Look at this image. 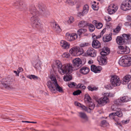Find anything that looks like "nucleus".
Returning <instances> with one entry per match:
<instances>
[{
    "label": "nucleus",
    "mask_w": 131,
    "mask_h": 131,
    "mask_svg": "<svg viewBox=\"0 0 131 131\" xmlns=\"http://www.w3.org/2000/svg\"><path fill=\"white\" fill-rule=\"evenodd\" d=\"M46 7L42 3L38 2L35 5H31L29 9L30 13L32 16L30 18L32 26L35 29H42V25L38 16L41 15L45 17L49 16V12L46 11Z\"/></svg>",
    "instance_id": "nucleus-1"
},
{
    "label": "nucleus",
    "mask_w": 131,
    "mask_h": 131,
    "mask_svg": "<svg viewBox=\"0 0 131 131\" xmlns=\"http://www.w3.org/2000/svg\"><path fill=\"white\" fill-rule=\"evenodd\" d=\"M73 67L71 64H66L62 65L59 60L56 61V65L58 69L59 72L61 74H64L68 72L71 73L73 70H77L82 65L81 60L79 58H76L73 60Z\"/></svg>",
    "instance_id": "nucleus-2"
},
{
    "label": "nucleus",
    "mask_w": 131,
    "mask_h": 131,
    "mask_svg": "<svg viewBox=\"0 0 131 131\" xmlns=\"http://www.w3.org/2000/svg\"><path fill=\"white\" fill-rule=\"evenodd\" d=\"M104 95L103 97H102L99 99L96 96H94L93 97V98L96 101L99 105L100 106H103L109 102V99L107 96H109L110 94L107 93L105 94Z\"/></svg>",
    "instance_id": "nucleus-3"
},
{
    "label": "nucleus",
    "mask_w": 131,
    "mask_h": 131,
    "mask_svg": "<svg viewBox=\"0 0 131 131\" xmlns=\"http://www.w3.org/2000/svg\"><path fill=\"white\" fill-rule=\"evenodd\" d=\"M13 5L16 6L17 8L20 11H25L27 9V5L22 0L15 1L14 2Z\"/></svg>",
    "instance_id": "nucleus-4"
},
{
    "label": "nucleus",
    "mask_w": 131,
    "mask_h": 131,
    "mask_svg": "<svg viewBox=\"0 0 131 131\" xmlns=\"http://www.w3.org/2000/svg\"><path fill=\"white\" fill-rule=\"evenodd\" d=\"M119 65L123 67L129 66L131 64V56H126L124 59H121L119 61Z\"/></svg>",
    "instance_id": "nucleus-5"
},
{
    "label": "nucleus",
    "mask_w": 131,
    "mask_h": 131,
    "mask_svg": "<svg viewBox=\"0 0 131 131\" xmlns=\"http://www.w3.org/2000/svg\"><path fill=\"white\" fill-rule=\"evenodd\" d=\"M70 53L73 56H79L83 52V50L79 47H73L69 50Z\"/></svg>",
    "instance_id": "nucleus-6"
},
{
    "label": "nucleus",
    "mask_w": 131,
    "mask_h": 131,
    "mask_svg": "<svg viewBox=\"0 0 131 131\" xmlns=\"http://www.w3.org/2000/svg\"><path fill=\"white\" fill-rule=\"evenodd\" d=\"M110 83L113 87L119 86L121 83L119 77L116 75L112 76L110 79Z\"/></svg>",
    "instance_id": "nucleus-7"
},
{
    "label": "nucleus",
    "mask_w": 131,
    "mask_h": 131,
    "mask_svg": "<svg viewBox=\"0 0 131 131\" xmlns=\"http://www.w3.org/2000/svg\"><path fill=\"white\" fill-rule=\"evenodd\" d=\"M121 8L124 10H129L131 9V1L126 0L122 3Z\"/></svg>",
    "instance_id": "nucleus-8"
},
{
    "label": "nucleus",
    "mask_w": 131,
    "mask_h": 131,
    "mask_svg": "<svg viewBox=\"0 0 131 131\" xmlns=\"http://www.w3.org/2000/svg\"><path fill=\"white\" fill-rule=\"evenodd\" d=\"M54 86H53L54 89L53 88L51 89L49 88V89L51 93H55L57 91H58L60 93H63L64 91L62 87L59 85L58 84L56 83Z\"/></svg>",
    "instance_id": "nucleus-9"
},
{
    "label": "nucleus",
    "mask_w": 131,
    "mask_h": 131,
    "mask_svg": "<svg viewBox=\"0 0 131 131\" xmlns=\"http://www.w3.org/2000/svg\"><path fill=\"white\" fill-rule=\"evenodd\" d=\"M50 77L51 81H49L47 82V85L49 89L50 88L51 89V88H54L53 86L56 84V83H57V82L56 78L53 75H50Z\"/></svg>",
    "instance_id": "nucleus-10"
},
{
    "label": "nucleus",
    "mask_w": 131,
    "mask_h": 131,
    "mask_svg": "<svg viewBox=\"0 0 131 131\" xmlns=\"http://www.w3.org/2000/svg\"><path fill=\"white\" fill-rule=\"evenodd\" d=\"M119 51H117L118 53L119 54H126L130 52L129 48L127 46H120L118 47Z\"/></svg>",
    "instance_id": "nucleus-11"
},
{
    "label": "nucleus",
    "mask_w": 131,
    "mask_h": 131,
    "mask_svg": "<svg viewBox=\"0 0 131 131\" xmlns=\"http://www.w3.org/2000/svg\"><path fill=\"white\" fill-rule=\"evenodd\" d=\"M118 6L117 5L112 4L109 5L107 9L108 13L110 14H112L114 13L118 9Z\"/></svg>",
    "instance_id": "nucleus-12"
},
{
    "label": "nucleus",
    "mask_w": 131,
    "mask_h": 131,
    "mask_svg": "<svg viewBox=\"0 0 131 131\" xmlns=\"http://www.w3.org/2000/svg\"><path fill=\"white\" fill-rule=\"evenodd\" d=\"M77 37V35L75 33L70 34L67 33L66 35V39L68 41H71L75 40Z\"/></svg>",
    "instance_id": "nucleus-13"
},
{
    "label": "nucleus",
    "mask_w": 131,
    "mask_h": 131,
    "mask_svg": "<svg viewBox=\"0 0 131 131\" xmlns=\"http://www.w3.org/2000/svg\"><path fill=\"white\" fill-rule=\"evenodd\" d=\"M3 81L2 84L5 88L9 89L11 88L10 85L12 82L9 79H4Z\"/></svg>",
    "instance_id": "nucleus-14"
},
{
    "label": "nucleus",
    "mask_w": 131,
    "mask_h": 131,
    "mask_svg": "<svg viewBox=\"0 0 131 131\" xmlns=\"http://www.w3.org/2000/svg\"><path fill=\"white\" fill-rule=\"evenodd\" d=\"M78 113L79 116L82 119L83 122L84 123L88 121V118L85 113L82 112H79Z\"/></svg>",
    "instance_id": "nucleus-15"
},
{
    "label": "nucleus",
    "mask_w": 131,
    "mask_h": 131,
    "mask_svg": "<svg viewBox=\"0 0 131 131\" xmlns=\"http://www.w3.org/2000/svg\"><path fill=\"white\" fill-rule=\"evenodd\" d=\"M96 51L92 48H89L87 51V54L88 56L95 57L96 55Z\"/></svg>",
    "instance_id": "nucleus-16"
},
{
    "label": "nucleus",
    "mask_w": 131,
    "mask_h": 131,
    "mask_svg": "<svg viewBox=\"0 0 131 131\" xmlns=\"http://www.w3.org/2000/svg\"><path fill=\"white\" fill-rule=\"evenodd\" d=\"M102 70V68L100 66L97 67L93 65L91 66V70L95 73L100 72Z\"/></svg>",
    "instance_id": "nucleus-17"
},
{
    "label": "nucleus",
    "mask_w": 131,
    "mask_h": 131,
    "mask_svg": "<svg viewBox=\"0 0 131 131\" xmlns=\"http://www.w3.org/2000/svg\"><path fill=\"white\" fill-rule=\"evenodd\" d=\"M109 116L111 119L113 120L116 122L115 124L116 125L121 126V124L119 122V119L115 115H113V114H112V113L109 115Z\"/></svg>",
    "instance_id": "nucleus-18"
},
{
    "label": "nucleus",
    "mask_w": 131,
    "mask_h": 131,
    "mask_svg": "<svg viewBox=\"0 0 131 131\" xmlns=\"http://www.w3.org/2000/svg\"><path fill=\"white\" fill-rule=\"evenodd\" d=\"M122 83L123 84H127L131 80V76L129 75H127L123 79Z\"/></svg>",
    "instance_id": "nucleus-19"
},
{
    "label": "nucleus",
    "mask_w": 131,
    "mask_h": 131,
    "mask_svg": "<svg viewBox=\"0 0 131 131\" xmlns=\"http://www.w3.org/2000/svg\"><path fill=\"white\" fill-rule=\"evenodd\" d=\"M112 114L119 117H122L123 116V114L122 112V110L120 108H117L116 112L112 113Z\"/></svg>",
    "instance_id": "nucleus-20"
},
{
    "label": "nucleus",
    "mask_w": 131,
    "mask_h": 131,
    "mask_svg": "<svg viewBox=\"0 0 131 131\" xmlns=\"http://www.w3.org/2000/svg\"><path fill=\"white\" fill-rule=\"evenodd\" d=\"M90 71V69L89 68L83 67L80 69V72L81 73L85 75L88 74Z\"/></svg>",
    "instance_id": "nucleus-21"
},
{
    "label": "nucleus",
    "mask_w": 131,
    "mask_h": 131,
    "mask_svg": "<svg viewBox=\"0 0 131 131\" xmlns=\"http://www.w3.org/2000/svg\"><path fill=\"white\" fill-rule=\"evenodd\" d=\"M110 52V49L107 47H104L103 48L100 54L102 56H106Z\"/></svg>",
    "instance_id": "nucleus-22"
},
{
    "label": "nucleus",
    "mask_w": 131,
    "mask_h": 131,
    "mask_svg": "<svg viewBox=\"0 0 131 131\" xmlns=\"http://www.w3.org/2000/svg\"><path fill=\"white\" fill-rule=\"evenodd\" d=\"M60 45L63 48L66 49L69 48L70 46L69 43L66 41L63 40L61 41Z\"/></svg>",
    "instance_id": "nucleus-23"
},
{
    "label": "nucleus",
    "mask_w": 131,
    "mask_h": 131,
    "mask_svg": "<svg viewBox=\"0 0 131 131\" xmlns=\"http://www.w3.org/2000/svg\"><path fill=\"white\" fill-rule=\"evenodd\" d=\"M116 40L117 43L119 45H122L124 44L125 41V40L122 37L118 36L117 37Z\"/></svg>",
    "instance_id": "nucleus-24"
},
{
    "label": "nucleus",
    "mask_w": 131,
    "mask_h": 131,
    "mask_svg": "<svg viewBox=\"0 0 131 131\" xmlns=\"http://www.w3.org/2000/svg\"><path fill=\"white\" fill-rule=\"evenodd\" d=\"M40 61L39 59H36L32 62L34 67L36 69H39L40 67Z\"/></svg>",
    "instance_id": "nucleus-25"
},
{
    "label": "nucleus",
    "mask_w": 131,
    "mask_h": 131,
    "mask_svg": "<svg viewBox=\"0 0 131 131\" xmlns=\"http://www.w3.org/2000/svg\"><path fill=\"white\" fill-rule=\"evenodd\" d=\"M71 73L67 72L66 74L64 75L63 79L65 81H68L71 80L72 79V76L70 74Z\"/></svg>",
    "instance_id": "nucleus-26"
},
{
    "label": "nucleus",
    "mask_w": 131,
    "mask_h": 131,
    "mask_svg": "<svg viewBox=\"0 0 131 131\" xmlns=\"http://www.w3.org/2000/svg\"><path fill=\"white\" fill-rule=\"evenodd\" d=\"M53 25V29L56 32L58 33L61 31V30L58 24L56 23H54Z\"/></svg>",
    "instance_id": "nucleus-27"
},
{
    "label": "nucleus",
    "mask_w": 131,
    "mask_h": 131,
    "mask_svg": "<svg viewBox=\"0 0 131 131\" xmlns=\"http://www.w3.org/2000/svg\"><path fill=\"white\" fill-rule=\"evenodd\" d=\"M92 47L94 48H97L100 47V43L98 41L96 40H93L92 43Z\"/></svg>",
    "instance_id": "nucleus-28"
},
{
    "label": "nucleus",
    "mask_w": 131,
    "mask_h": 131,
    "mask_svg": "<svg viewBox=\"0 0 131 131\" xmlns=\"http://www.w3.org/2000/svg\"><path fill=\"white\" fill-rule=\"evenodd\" d=\"M102 57L100 60L99 62L101 65H105L107 63L106 59L107 58L106 56H101Z\"/></svg>",
    "instance_id": "nucleus-29"
},
{
    "label": "nucleus",
    "mask_w": 131,
    "mask_h": 131,
    "mask_svg": "<svg viewBox=\"0 0 131 131\" xmlns=\"http://www.w3.org/2000/svg\"><path fill=\"white\" fill-rule=\"evenodd\" d=\"M130 98L127 96H124L120 97V100L122 102H126L129 101Z\"/></svg>",
    "instance_id": "nucleus-30"
},
{
    "label": "nucleus",
    "mask_w": 131,
    "mask_h": 131,
    "mask_svg": "<svg viewBox=\"0 0 131 131\" xmlns=\"http://www.w3.org/2000/svg\"><path fill=\"white\" fill-rule=\"evenodd\" d=\"M89 24V23L86 21H82L79 23L78 25L79 27H84L88 26Z\"/></svg>",
    "instance_id": "nucleus-31"
},
{
    "label": "nucleus",
    "mask_w": 131,
    "mask_h": 131,
    "mask_svg": "<svg viewBox=\"0 0 131 131\" xmlns=\"http://www.w3.org/2000/svg\"><path fill=\"white\" fill-rule=\"evenodd\" d=\"M75 105L81 107L83 110L85 111H88V108L85 106L82 105L80 103H78V102H75L74 103Z\"/></svg>",
    "instance_id": "nucleus-32"
},
{
    "label": "nucleus",
    "mask_w": 131,
    "mask_h": 131,
    "mask_svg": "<svg viewBox=\"0 0 131 131\" xmlns=\"http://www.w3.org/2000/svg\"><path fill=\"white\" fill-rule=\"evenodd\" d=\"M84 101L87 104L89 102H91V97L88 94H86L85 95Z\"/></svg>",
    "instance_id": "nucleus-33"
},
{
    "label": "nucleus",
    "mask_w": 131,
    "mask_h": 131,
    "mask_svg": "<svg viewBox=\"0 0 131 131\" xmlns=\"http://www.w3.org/2000/svg\"><path fill=\"white\" fill-rule=\"evenodd\" d=\"M112 39L111 37L108 35H106L103 37V40L104 42H108L110 41Z\"/></svg>",
    "instance_id": "nucleus-34"
},
{
    "label": "nucleus",
    "mask_w": 131,
    "mask_h": 131,
    "mask_svg": "<svg viewBox=\"0 0 131 131\" xmlns=\"http://www.w3.org/2000/svg\"><path fill=\"white\" fill-rule=\"evenodd\" d=\"M89 10V6L87 5H85L83 7V14L85 15L87 14Z\"/></svg>",
    "instance_id": "nucleus-35"
},
{
    "label": "nucleus",
    "mask_w": 131,
    "mask_h": 131,
    "mask_svg": "<svg viewBox=\"0 0 131 131\" xmlns=\"http://www.w3.org/2000/svg\"><path fill=\"white\" fill-rule=\"evenodd\" d=\"M122 36L125 40H128L131 39V35L129 34H124L122 35Z\"/></svg>",
    "instance_id": "nucleus-36"
},
{
    "label": "nucleus",
    "mask_w": 131,
    "mask_h": 131,
    "mask_svg": "<svg viewBox=\"0 0 131 131\" xmlns=\"http://www.w3.org/2000/svg\"><path fill=\"white\" fill-rule=\"evenodd\" d=\"M87 105L89 106L88 109L90 110H93L95 107V105L94 103L91 101L90 102H89V103H88Z\"/></svg>",
    "instance_id": "nucleus-37"
},
{
    "label": "nucleus",
    "mask_w": 131,
    "mask_h": 131,
    "mask_svg": "<svg viewBox=\"0 0 131 131\" xmlns=\"http://www.w3.org/2000/svg\"><path fill=\"white\" fill-rule=\"evenodd\" d=\"M27 77L31 80L33 79L34 80H36L38 79V77L34 75H29L27 76Z\"/></svg>",
    "instance_id": "nucleus-38"
},
{
    "label": "nucleus",
    "mask_w": 131,
    "mask_h": 131,
    "mask_svg": "<svg viewBox=\"0 0 131 131\" xmlns=\"http://www.w3.org/2000/svg\"><path fill=\"white\" fill-rule=\"evenodd\" d=\"M86 31L85 29H79L77 31V34L79 36H80L82 33H84Z\"/></svg>",
    "instance_id": "nucleus-39"
},
{
    "label": "nucleus",
    "mask_w": 131,
    "mask_h": 131,
    "mask_svg": "<svg viewBox=\"0 0 131 131\" xmlns=\"http://www.w3.org/2000/svg\"><path fill=\"white\" fill-rule=\"evenodd\" d=\"M121 29V27L119 26H117L115 29L113 30V34L115 35L116 34L118 33L120 30Z\"/></svg>",
    "instance_id": "nucleus-40"
},
{
    "label": "nucleus",
    "mask_w": 131,
    "mask_h": 131,
    "mask_svg": "<svg viewBox=\"0 0 131 131\" xmlns=\"http://www.w3.org/2000/svg\"><path fill=\"white\" fill-rule=\"evenodd\" d=\"M89 31L91 32L93 31L95 29V28L94 26L92 24H89L88 26Z\"/></svg>",
    "instance_id": "nucleus-41"
},
{
    "label": "nucleus",
    "mask_w": 131,
    "mask_h": 131,
    "mask_svg": "<svg viewBox=\"0 0 131 131\" xmlns=\"http://www.w3.org/2000/svg\"><path fill=\"white\" fill-rule=\"evenodd\" d=\"M108 125V123L105 120H103L102 121L101 124V126L103 127L107 126Z\"/></svg>",
    "instance_id": "nucleus-42"
},
{
    "label": "nucleus",
    "mask_w": 131,
    "mask_h": 131,
    "mask_svg": "<svg viewBox=\"0 0 131 131\" xmlns=\"http://www.w3.org/2000/svg\"><path fill=\"white\" fill-rule=\"evenodd\" d=\"M66 3L71 6H73L74 5V2L72 0H66Z\"/></svg>",
    "instance_id": "nucleus-43"
},
{
    "label": "nucleus",
    "mask_w": 131,
    "mask_h": 131,
    "mask_svg": "<svg viewBox=\"0 0 131 131\" xmlns=\"http://www.w3.org/2000/svg\"><path fill=\"white\" fill-rule=\"evenodd\" d=\"M74 21V19L73 16H70L69 18V20L68 21V23L69 24L73 23Z\"/></svg>",
    "instance_id": "nucleus-44"
},
{
    "label": "nucleus",
    "mask_w": 131,
    "mask_h": 131,
    "mask_svg": "<svg viewBox=\"0 0 131 131\" xmlns=\"http://www.w3.org/2000/svg\"><path fill=\"white\" fill-rule=\"evenodd\" d=\"M114 102L115 104L117 105H121L122 102L120 100V99L115 100Z\"/></svg>",
    "instance_id": "nucleus-45"
},
{
    "label": "nucleus",
    "mask_w": 131,
    "mask_h": 131,
    "mask_svg": "<svg viewBox=\"0 0 131 131\" xmlns=\"http://www.w3.org/2000/svg\"><path fill=\"white\" fill-rule=\"evenodd\" d=\"M81 93V91L79 90H78L75 91H74L73 93V94L74 95H79Z\"/></svg>",
    "instance_id": "nucleus-46"
},
{
    "label": "nucleus",
    "mask_w": 131,
    "mask_h": 131,
    "mask_svg": "<svg viewBox=\"0 0 131 131\" xmlns=\"http://www.w3.org/2000/svg\"><path fill=\"white\" fill-rule=\"evenodd\" d=\"M95 26L97 29H100L102 27L103 25L101 23H98Z\"/></svg>",
    "instance_id": "nucleus-47"
},
{
    "label": "nucleus",
    "mask_w": 131,
    "mask_h": 131,
    "mask_svg": "<svg viewBox=\"0 0 131 131\" xmlns=\"http://www.w3.org/2000/svg\"><path fill=\"white\" fill-rule=\"evenodd\" d=\"M82 85V86H81V88H80L82 89H84L86 88V87L83 85L82 84H79L77 86V88H80V86Z\"/></svg>",
    "instance_id": "nucleus-48"
},
{
    "label": "nucleus",
    "mask_w": 131,
    "mask_h": 131,
    "mask_svg": "<svg viewBox=\"0 0 131 131\" xmlns=\"http://www.w3.org/2000/svg\"><path fill=\"white\" fill-rule=\"evenodd\" d=\"M102 36V35H101V34L100 33V35L97 36L95 35L93 36L92 37V38L93 40H96V39L100 38Z\"/></svg>",
    "instance_id": "nucleus-49"
},
{
    "label": "nucleus",
    "mask_w": 131,
    "mask_h": 131,
    "mask_svg": "<svg viewBox=\"0 0 131 131\" xmlns=\"http://www.w3.org/2000/svg\"><path fill=\"white\" fill-rule=\"evenodd\" d=\"M89 45V43H82L80 44V47H83L85 46H88Z\"/></svg>",
    "instance_id": "nucleus-50"
},
{
    "label": "nucleus",
    "mask_w": 131,
    "mask_h": 131,
    "mask_svg": "<svg viewBox=\"0 0 131 131\" xmlns=\"http://www.w3.org/2000/svg\"><path fill=\"white\" fill-rule=\"evenodd\" d=\"M77 84L76 83H75L74 82H73L69 84L68 86L70 88H72L75 86Z\"/></svg>",
    "instance_id": "nucleus-51"
},
{
    "label": "nucleus",
    "mask_w": 131,
    "mask_h": 131,
    "mask_svg": "<svg viewBox=\"0 0 131 131\" xmlns=\"http://www.w3.org/2000/svg\"><path fill=\"white\" fill-rule=\"evenodd\" d=\"M92 8L94 10H97L98 9V8L97 6L95 4H93L92 5Z\"/></svg>",
    "instance_id": "nucleus-52"
},
{
    "label": "nucleus",
    "mask_w": 131,
    "mask_h": 131,
    "mask_svg": "<svg viewBox=\"0 0 131 131\" xmlns=\"http://www.w3.org/2000/svg\"><path fill=\"white\" fill-rule=\"evenodd\" d=\"M105 19L107 22H109L111 20V19L110 16H107L105 17Z\"/></svg>",
    "instance_id": "nucleus-53"
},
{
    "label": "nucleus",
    "mask_w": 131,
    "mask_h": 131,
    "mask_svg": "<svg viewBox=\"0 0 131 131\" xmlns=\"http://www.w3.org/2000/svg\"><path fill=\"white\" fill-rule=\"evenodd\" d=\"M69 56V54L66 53H64L62 55V56L63 58H67Z\"/></svg>",
    "instance_id": "nucleus-54"
},
{
    "label": "nucleus",
    "mask_w": 131,
    "mask_h": 131,
    "mask_svg": "<svg viewBox=\"0 0 131 131\" xmlns=\"http://www.w3.org/2000/svg\"><path fill=\"white\" fill-rule=\"evenodd\" d=\"M85 14H83V12H79L77 13V16L79 17H81V16H83Z\"/></svg>",
    "instance_id": "nucleus-55"
},
{
    "label": "nucleus",
    "mask_w": 131,
    "mask_h": 131,
    "mask_svg": "<svg viewBox=\"0 0 131 131\" xmlns=\"http://www.w3.org/2000/svg\"><path fill=\"white\" fill-rule=\"evenodd\" d=\"M129 122V120H124L122 121V123L123 124H126L128 123Z\"/></svg>",
    "instance_id": "nucleus-56"
},
{
    "label": "nucleus",
    "mask_w": 131,
    "mask_h": 131,
    "mask_svg": "<svg viewBox=\"0 0 131 131\" xmlns=\"http://www.w3.org/2000/svg\"><path fill=\"white\" fill-rule=\"evenodd\" d=\"M23 69L21 67H19L17 70V72L19 73L20 72L23 71Z\"/></svg>",
    "instance_id": "nucleus-57"
},
{
    "label": "nucleus",
    "mask_w": 131,
    "mask_h": 131,
    "mask_svg": "<svg viewBox=\"0 0 131 131\" xmlns=\"http://www.w3.org/2000/svg\"><path fill=\"white\" fill-rule=\"evenodd\" d=\"M105 87L106 88H107L108 89H112V87L110 84L106 85L105 86Z\"/></svg>",
    "instance_id": "nucleus-58"
},
{
    "label": "nucleus",
    "mask_w": 131,
    "mask_h": 131,
    "mask_svg": "<svg viewBox=\"0 0 131 131\" xmlns=\"http://www.w3.org/2000/svg\"><path fill=\"white\" fill-rule=\"evenodd\" d=\"M115 106L114 105H112L111 106V109L113 111H116V109L114 108Z\"/></svg>",
    "instance_id": "nucleus-59"
},
{
    "label": "nucleus",
    "mask_w": 131,
    "mask_h": 131,
    "mask_svg": "<svg viewBox=\"0 0 131 131\" xmlns=\"http://www.w3.org/2000/svg\"><path fill=\"white\" fill-rule=\"evenodd\" d=\"M88 88L89 90L91 91H93V90H92V88L90 86H88Z\"/></svg>",
    "instance_id": "nucleus-60"
},
{
    "label": "nucleus",
    "mask_w": 131,
    "mask_h": 131,
    "mask_svg": "<svg viewBox=\"0 0 131 131\" xmlns=\"http://www.w3.org/2000/svg\"><path fill=\"white\" fill-rule=\"evenodd\" d=\"M93 24L95 25V26L96 25L98 24V23L97 22V21L95 20H94L93 21Z\"/></svg>",
    "instance_id": "nucleus-61"
},
{
    "label": "nucleus",
    "mask_w": 131,
    "mask_h": 131,
    "mask_svg": "<svg viewBox=\"0 0 131 131\" xmlns=\"http://www.w3.org/2000/svg\"><path fill=\"white\" fill-rule=\"evenodd\" d=\"M105 29H103L100 33L101 35H102L103 36L104 33L105 32Z\"/></svg>",
    "instance_id": "nucleus-62"
},
{
    "label": "nucleus",
    "mask_w": 131,
    "mask_h": 131,
    "mask_svg": "<svg viewBox=\"0 0 131 131\" xmlns=\"http://www.w3.org/2000/svg\"><path fill=\"white\" fill-rule=\"evenodd\" d=\"M13 72H14L15 73L16 75V76H19V73H18V72H17H17L16 71H13Z\"/></svg>",
    "instance_id": "nucleus-63"
},
{
    "label": "nucleus",
    "mask_w": 131,
    "mask_h": 131,
    "mask_svg": "<svg viewBox=\"0 0 131 131\" xmlns=\"http://www.w3.org/2000/svg\"><path fill=\"white\" fill-rule=\"evenodd\" d=\"M93 62V61L92 60H89L88 61V63L90 64H91Z\"/></svg>",
    "instance_id": "nucleus-64"
}]
</instances>
